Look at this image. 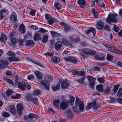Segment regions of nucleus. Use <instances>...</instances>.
Returning <instances> with one entry per match:
<instances>
[{"label":"nucleus","instance_id":"6ab92c4d","mask_svg":"<svg viewBox=\"0 0 122 122\" xmlns=\"http://www.w3.org/2000/svg\"><path fill=\"white\" fill-rule=\"evenodd\" d=\"M68 105L65 102H62L60 105V107L62 110L65 109L67 107Z\"/></svg>","mask_w":122,"mask_h":122},{"label":"nucleus","instance_id":"a18cd8bd","mask_svg":"<svg viewBox=\"0 0 122 122\" xmlns=\"http://www.w3.org/2000/svg\"><path fill=\"white\" fill-rule=\"evenodd\" d=\"M10 115L9 113L7 112H4L3 114V117H9Z\"/></svg>","mask_w":122,"mask_h":122},{"label":"nucleus","instance_id":"7c9ffc66","mask_svg":"<svg viewBox=\"0 0 122 122\" xmlns=\"http://www.w3.org/2000/svg\"><path fill=\"white\" fill-rule=\"evenodd\" d=\"M7 40V37L4 34H2L0 38V40L3 42Z\"/></svg>","mask_w":122,"mask_h":122},{"label":"nucleus","instance_id":"4468645a","mask_svg":"<svg viewBox=\"0 0 122 122\" xmlns=\"http://www.w3.org/2000/svg\"><path fill=\"white\" fill-rule=\"evenodd\" d=\"M8 64V62L6 61H0V68H4L7 66Z\"/></svg>","mask_w":122,"mask_h":122},{"label":"nucleus","instance_id":"dca6fc26","mask_svg":"<svg viewBox=\"0 0 122 122\" xmlns=\"http://www.w3.org/2000/svg\"><path fill=\"white\" fill-rule=\"evenodd\" d=\"M33 39L35 41L41 40V34L38 33H36L33 37Z\"/></svg>","mask_w":122,"mask_h":122},{"label":"nucleus","instance_id":"79ce46f5","mask_svg":"<svg viewBox=\"0 0 122 122\" xmlns=\"http://www.w3.org/2000/svg\"><path fill=\"white\" fill-rule=\"evenodd\" d=\"M93 30H95V29L93 27H90L89 28L88 30H87L86 33L87 34H89L90 32H92Z\"/></svg>","mask_w":122,"mask_h":122},{"label":"nucleus","instance_id":"4d7b16f0","mask_svg":"<svg viewBox=\"0 0 122 122\" xmlns=\"http://www.w3.org/2000/svg\"><path fill=\"white\" fill-rule=\"evenodd\" d=\"M67 120L66 119H63L61 117H60L58 121L59 122H64L66 121Z\"/></svg>","mask_w":122,"mask_h":122},{"label":"nucleus","instance_id":"3c124183","mask_svg":"<svg viewBox=\"0 0 122 122\" xmlns=\"http://www.w3.org/2000/svg\"><path fill=\"white\" fill-rule=\"evenodd\" d=\"M119 86L118 85H115V86L114 88L113 89L114 91V93H116L118 89L119 88Z\"/></svg>","mask_w":122,"mask_h":122},{"label":"nucleus","instance_id":"a211bd4d","mask_svg":"<svg viewBox=\"0 0 122 122\" xmlns=\"http://www.w3.org/2000/svg\"><path fill=\"white\" fill-rule=\"evenodd\" d=\"M91 104L92 107H93V109L94 110H96L97 108L98 107L99 105L98 103H96V101H95L91 102Z\"/></svg>","mask_w":122,"mask_h":122},{"label":"nucleus","instance_id":"412c9836","mask_svg":"<svg viewBox=\"0 0 122 122\" xmlns=\"http://www.w3.org/2000/svg\"><path fill=\"white\" fill-rule=\"evenodd\" d=\"M52 61L55 63H57L60 61V58L58 57H53L51 58Z\"/></svg>","mask_w":122,"mask_h":122},{"label":"nucleus","instance_id":"c756f323","mask_svg":"<svg viewBox=\"0 0 122 122\" xmlns=\"http://www.w3.org/2000/svg\"><path fill=\"white\" fill-rule=\"evenodd\" d=\"M41 41L43 43H46L48 41V36L46 35L44 36L42 39H41Z\"/></svg>","mask_w":122,"mask_h":122},{"label":"nucleus","instance_id":"4c0bfd02","mask_svg":"<svg viewBox=\"0 0 122 122\" xmlns=\"http://www.w3.org/2000/svg\"><path fill=\"white\" fill-rule=\"evenodd\" d=\"M107 60L110 61H112L113 59V56L109 54H107Z\"/></svg>","mask_w":122,"mask_h":122},{"label":"nucleus","instance_id":"c85d7f7f","mask_svg":"<svg viewBox=\"0 0 122 122\" xmlns=\"http://www.w3.org/2000/svg\"><path fill=\"white\" fill-rule=\"evenodd\" d=\"M54 5L56 8L58 10L61 9V5L58 2H56Z\"/></svg>","mask_w":122,"mask_h":122},{"label":"nucleus","instance_id":"37998d69","mask_svg":"<svg viewBox=\"0 0 122 122\" xmlns=\"http://www.w3.org/2000/svg\"><path fill=\"white\" fill-rule=\"evenodd\" d=\"M21 95L20 94H16L15 96H13L12 95L11 96V97L14 99H18L20 97Z\"/></svg>","mask_w":122,"mask_h":122},{"label":"nucleus","instance_id":"6e6552de","mask_svg":"<svg viewBox=\"0 0 122 122\" xmlns=\"http://www.w3.org/2000/svg\"><path fill=\"white\" fill-rule=\"evenodd\" d=\"M7 110L10 112L12 114L15 115L16 113V111L15 106L11 105L7 108Z\"/></svg>","mask_w":122,"mask_h":122},{"label":"nucleus","instance_id":"7ed1b4c3","mask_svg":"<svg viewBox=\"0 0 122 122\" xmlns=\"http://www.w3.org/2000/svg\"><path fill=\"white\" fill-rule=\"evenodd\" d=\"M75 104L76 106H79V108L80 111L82 112L83 111L84 108L83 102L79 99L78 97H76Z\"/></svg>","mask_w":122,"mask_h":122},{"label":"nucleus","instance_id":"603ef678","mask_svg":"<svg viewBox=\"0 0 122 122\" xmlns=\"http://www.w3.org/2000/svg\"><path fill=\"white\" fill-rule=\"evenodd\" d=\"M114 30L116 32H117L119 31V28L117 26L115 25H114Z\"/></svg>","mask_w":122,"mask_h":122},{"label":"nucleus","instance_id":"72a5a7b5","mask_svg":"<svg viewBox=\"0 0 122 122\" xmlns=\"http://www.w3.org/2000/svg\"><path fill=\"white\" fill-rule=\"evenodd\" d=\"M111 90L110 87H108L104 89L103 91L105 93L107 94L109 93Z\"/></svg>","mask_w":122,"mask_h":122},{"label":"nucleus","instance_id":"f257e3e1","mask_svg":"<svg viewBox=\"0 0 122 122\" xmlns=\"http://www.w3.org/2000/svg\"><path fill=\"white\" fill-rule=\"evenodd\" d=\"M44 80L41 81V84L42 85V88L44 90L49 91L50 89V85L49 82L53 80L52 76L49 75H47L45 76Z\"/></svg>","mask_w":122,"mask_h":122},{"label":"nucleus","instance_id":"1a4fd4ad","mask_svg":"<svg viewBox=\"0 0 122 122\" xmlns=\"http://www.w3.org/2000/svg\"><path fill=\"white\" fill-rule=\"evenodd\" d=\"M61 88L63 89H66L69 87V84L67 83V80H64L62 82L61 84Z\"/></svg>","mask_w":122,"mask_h":122},{"label":"nucleus","instance_id":"39448f33","mask_svg":"<svg viewBox=\"0 0 122 122\" xmlns=\"http://www.w3.org/2000/svg\"><path fill=\"white\" fill-rule=\"evenodd\" d=\"M105 46L111 51L119 54H122V53L120 51L117 50L115 47H111L110 46L107 45H105Z\"/></svg>","mask_w":122,"mask_h":122},{"label":"nucleus","instance_id":"5701e85b","mask_svg":"<svg viewBox=\"0 0 122 122\" xmlns=\"http://www.w3.org/2000/svg\"><path fill=\"white\" fill-rule=\"evenodd\" d=\"M6 15V11L5 10H2L0 11V19H1Z\"/></svg>","mask_w":122,"mask_h":122},{"label":"nucleus","instance_id":"9d476101","mask_svg":"<svg viewBox=\"0 0 122 122\" xmlns=\"http://www.w3.org/2000/svg\"><path fill=\"white\" fill-rule=\"evenodd\" d=\"M18 87L22 91L25 90V83L24 81L19 82Z\"/></svg>","mask_w":122,"mask_h":122},{"label":"nucleus","instance_id":"c9c22d12","mask_svg":"<svg viewBox=\"0 0 122 122\" xmlns=\"http://www.w3.org/2000/svg\"><path fill=\"white\" fill-rule=\"evenodd\" d=\"M30 101L33 102L35 104H36L37 103V98L32 97Z\"/></svg>","mask_w":122,"mask_h":122},{"label":"nucleus","instance_id":"f3484780","mask_svg":"<svg viewBox=\"0 0 122 122\" xmlns=\"http://www.w3.org/2000/svg\"><path fill=\"white\" fill-rule=\"evenodd\" d=\"M61 82V81L60 80L59 82V84H58L56 86V85H53V86L52 87V89L54 91H56L60 89V83Z\"/></svg>","mask_w":122,"mask_h":122},{"label":"nucleus","instance_id":"69168bd1","mask_svg":"<svg viewBox=\"0 0 122 122\" xmlns=\"http://www.w3.org/2000/svg\"><path fill=\"white\" fill-rule=\"evenodd\" d=\"M25 88L26 87L27 89H30V84H28L26 83H25Z\"/></svg>","mask_w":122,"mask_h":122},{"label":"nucleus","instance_id":"774afa93","mask_svg":"<svg viewBox=\"0 0 122 122\" xmlns=\"http://www.w3.org/2000/svg\"><path fill=\"white\" fill-rule=\"evenodd\" d=\"M89 34L92 36H94L96 34L95 30H93L92 32H90Z\"/></svg>","mask_w":122,"mask_h":122},{"label":"nucleus","instance_id":"6e6d98bb","mask_svg":"<svg viewBox=\"0 0 122 122\" xmlns=\"http://www.w3.org/2000/svg\"><path fill=\"white\" fill-rule=\"evenodd\" d=\"M97 80L100 83L104 82L105 81L104 78H98Z\"/></svg>","mask_w":122,"mask_h":122},{"label":"nucleus","instance_id":"338daca9","mask_svg":"<svg viewBox=\"0 0 122 122\" xmlns=\"http://www.w3.org/2000/svg\"><path fill=\"white\" fill-rule=\"evenodd\" d=\"M63 44L66 46H68V41L66 40H64L62 41Z\"/></svg>","mask_w":122,"mask_h":122},{"label":"nucleus","instance_id":"a878e982","mask_svg":"<svg viewBox=\"0 0 122 122\" xmlns=\"http://www.w3.org/2000/svg\"><path fill=\"white\" fill-rule=\"evenodd\" d=\"M35 74L37 79L40 80L42 79V76L40 72L36 71L35 72Z\"/></svg>","mask_w":122,"mask_h":122},{"label":"nucleus","instance_id":"cd10ccee","mask_svg":"<svg viewBox=\"0 0 122 122\" xmlns=\"http://www.w3.org/2000/svg\"><path fill=\"white\" fill-rule=\"evenodd\" d=\"M92 11L93 13L94 17L95 18L97 17L98 16V14L97 10L94 8H93L92 9Z\"/></svg>","mask_w":122,"mask_h":122},{"label":"nucleus","instance_id":"de8ad7c7","mask_svg":"<svg viewBox=\"0 0 122 122\" xmlns=\"http://www.w3.org/2000/svg\"><path fill=\"white\" fill-rule=\"evenodd\" d=\"M77 2L78 4H83V5H85L86 4L85 0H78Z\"/></svg>","mask_w":122,"mask_h":122},{"label":"nucleus","instance_id":"aec40b11","mask_svg":"<svg viewBox=\"0 0 122 122\" xmlns=\"http://www.w3.org/2000/svg\"><path fill=\"white\" fill-rule=\"evenodd\" d=\"M70 100H68L66 102L68 104L72 105L74 103L75 98L74 97L71 96H70Z\"/></svg>","mask_w":122,"mask_h":122},{"label":"nucleus","instance_id":"b1692460","mask_svg":"<svg viewBox=\"0 0 122 122\" xmlns=\"http://www.w3.org/2000/svg\"><path fill=\"white\" fill-rule=\"evenodd\" d=\"M65 113L69 118L71 117L73 115V114L70 110H67L65 112Z\"/></svg>","mask_w":122,"mask_h":122},{"label":"nucleus","instance_id":"58836bf2","mask_svg":"<svg viewBox=\"0 0 122 122\" xmlns=\"http://www.w3.org/2000/svg\"><path fill=\"white\" fill-rule=\"evenodd\" d=\"M122 95V88H120L118 92L117 93V95L119 97H120Z\"/></svg>","mask_w":122,"mask_h":122},{"label":"nucleus","instance_id":"4be33fe9","mask_svg":"<svg viewBox=\"0 0 122 122\" xmlns=\"http://www.w3.org/2000/svg\"><path fill=\"white\" fill-rule=\"evenodd\" d=\"M62 45V43L60 41L57 42L55 44V48L57 50H59L61 46Z\"/></svg>","mask_w":122,"mask_h":122},{"label":"nucleus","instance_id":"e433bc0d","mask_svg":"<svg viewBox=\"0 0 122 122\" xmlns=\"http://www.w3.org/2000/svg\"><path fill=\"white\" fill-rule=\"evenodd\" d=\"M75 73L77 74L78 75L82 76L84 75L85 74V72L83 71H75Z\"/></svg>","mask_w":122,"mask_h":122},{"label":"nucleus","instance_id":"9b49d317","mask_svg":"<svg viewBox=\"0 0 122 122\" xmlns=\"http://www.w3.org/2000/svg\"><path fill=\"white\" fill-rule=\"evenodd\" d=\"M104 26V23L102 21H99L97 23V28L98 30H102Z\"/></svg>","mask_w":122,"mask_h":122},{"label":"nucleus","instance_id":"bf43d9fd","mask_svg":"<svg viewBox=\"0 0 122 122\" xmlns=\"http://www.w3.org/2000/svg\"><path fill=\"white\" fill-rule=\"evenodd\" d=\"M34 76L32 75H29L28 77V79L29 80H32L34 78Z\"/></svg>","mask_w":122,"mask_h":122},{"label":"nucleus","instance_id":"5fc2aeb1","mask_svg":"<svg viewBox=\"0 0 122 122\" xmlns=\"http://www.w3.org/2000/svg\"><path fill=\"white\" fill-rule=\"evenodd\" d=\"M40 90H35L33 93V94L35 95H37L40 93Z\"/></svg>","mask_w":122,"mask_h":122},{"label":"nucleus","instance_id":"ea45409f","mask_svg":"<svg viewBox=\"0 0 122 122\" xmlns=\"http://www.w3.org/2000/svg\"><path fill=\"white\" fill-rule=\"evenodd\" d=\"M60 101L59 99L55 100L53 101V103L55 105L58 106L60 104Z\"/></svg>","mask_w":122,"mask_h":122},{"label":"nucleus","instance_id":"052dcab7","mask_svg":"<svg viewBox=\"0 0 122 122\" xmlns=\"http://www.w3.org/2000/svg\"><path fill=\"white\" fill-rule=\"evenodd\" d=\"M92 107L91 103H89L86 107V109L87 110L90 109Z\"/></svg>","mask_w":122,"mask_h":122},{"label":"nucleus","instance_id":"864d4df0","mask_svg":"<svg viewBox=\"0 0 122 122\" xmlns=\"http://www.w3.org/2000/svg\"><path fill=\"white\" fill-rule=\"evenodd\" d=\"M11 41L12 44H15L17 42L16 39L14 38H12L11 39Z\"/></svg>","mask_w":122,"mask_h":122},{"label":"nucleus","instance_id":"13d9d810","mask_svg":"<svg viewBox=\"0 0 122 122\" xmlns=\"http://www.w3.org/2000/svg\"><path fill=\"white\" fill-rule=\"evenodd\" d=\"M95 57L96 59L99 60H102L104 59V57H100L99 56L97 55L95 56Z\"/></svg>","mask_w":122,"mask_h":122},{"label":"nucleus","instance_id":"f704fd0d","mask_svg":"<svg viewBox=\"0 0 122 122\" xmlns=\"http://www.w3.org/2000/svg\"><path fill=\"white\" fill-rule=\"evenodd\" d=\"M96 89L97 90L100 92H102L103 91L102 86L101 85L97 86Z\"/></svg>","mask_w":122,"mask_h":122},{"label":"nucleus","instance_id":"f03ea898","mask_svg":"<svg viewBox=\"0 0 122 122\" xmlns=\"http://www.w3.org/2000/svg\"><path fill=\"white\" fill-rule=\"evenodd\" d=\"M117 15L115 13L113 14H109L106 19V21L108 23L111 22L115 23L117 21L118 19L117 18Z\"/></svg>","mask_w":122,"mask_h":122},{"label":"nucleus","instance_id":"680f3d73","mask_svg":"<svg viewBox=\"0 0 122 122\" xmlns=\"http://www.w3.org/2000/svg\"><path fill=\"white\" fill-rule=\"evenodd\" d=\"M12 92V90H8L6 92V94L8 96H9L10 95V94Z\"/></svg>","mask_w":122,"mask_h":122},{"label":"nucleus","instance_id":"09e8293b","mask_svg":"<svg viewBox=\"0 0 122 122\" xmlns=\"http://www.w3.org/2000/svg\"><path fill=\"white\" fill-rule=\"evenodd\" d=\"M46 30L43 28H40L37 31L38 32H41L44 33L46 32Z\"/></svg>","mask_w":122,"mask_h":122},{"label":"nucleus","instance_id":"0eeeda50","mask_svg":"<svg viewBox=\"0 0 122 122\" xmlns=\"http://www.w3.org/2000/svg\"><path fill=\"white\" fill-rule=\"evenodd\" d=\"M37 115L33 113H30L28 115H25L24 116V118L27 120H29L30 119L31 120L34 117L37 118Z\"/></svg>","mask_w":122,"mask_h":122},{"label":"nucleus","instance_id":"473e14b6","mask_svg":"<svg viewBox=\"0 0 122 122\" xmlns=\"http://www.w3.org/2000/svg\"><path fill=\"white\" fill-rule=\"evenodd\" d=\"M87 79L91 83L94 82V79L93 78L92 76H87Z\"/></svg>","mask_w":122,"mask_h":122},{"label":"nucleus","instance_id":"ddd939ff","mask_svg":"<svg viewBox=\"0 0 122 122\" xmlns=\"http://www.w3.org/2000/svg\"><path fill=\"white\" fill-rule=\"evenodd\" d=\"M64 60L66 61H72L74 63H75L77 61L76 60L74 59L73 57L71 56H69L66 57H64Z\"/></svg>","mask_w":122,"mask_h":122},{"label":"nucleus","instance_id":"49530a36","mask_svg":"<svg viewBox=\"0 0 122 122\" xmlns=\"http://www.w3.org/2000/svg\"><path fill=\"white\" fill-rule=\"evenodd\" d=\"M98 5L99 6L102 7L103 8H104L105 6V4L102 1L100 2H98Z\"/></svg>","mask_w":122,"mask_h":122},{"label":"nucleus","instance_id":"bb28decb","mask_svg":"<svg viewBox=\"0 0 122 122\" xmlns=\"http://www.w3.org/2000/svg\"><path fill=\"white\" fill-rule=\"evenodd\" d=\"M20 30L21 32H22V33L24 34L25 32V26L23 24H21L20 26Z\"/></svg>","mask_w":122,"mask_h":122},{"label":"nucleus","instance_id":"2f4dec72","mask_svg":"<svg viewBox=\"0 0 122 122\" xmlns=\"http://www.w3.org/2000/svg\"><path fill=\"white\" fill-rule=\"evenodd\" d=\"M52 36L54 37H59L60 36V34L56 32H55L52 31L50 32Z\"/></svg>","mask_w":122,"mask_h":122},{"label":"nucleus","instance_id":"c03bdc74","mask_svg":"<svg viewBox=\"0 0 122 122\" xmlns=\"http://www.w3.org/2000/svg\"><path fill=\"white\" fill-rule=\"evenodd\" d=\"M32 97L30 94H28L26 96V99L28 101H30Z\"/></svg>","mask_w":122,"mask_h":122},{"label":"nucleus","instance_id":"f8f14e48","mask_svg":"<svg viewBox=\"0 0 122 122\" xmlns=\"http://www.w3.org/2000/svg\"><path fill=\"white\" fill-rule=\"evenodd\" d=\"M17 112L20 115L22 113V111L23 109V106L21 104H18L17 105Z\"/></svg>","mask_w":122,"mask_h":122},{"label":"nucleus","instance_id":"8fccbe9b","mask_svg":"<svg viewBox=\"0 0 122 122\" xmlns=\"http://www.w3.org/2000/svg\"><path fill=\"white\" fill-rule=\"evenodd\" d=\"M85 77H84L82 78L81 79H79L77 81L78 82L81 83L83 84L84 83V81L85 80Z\"/></svg>","mask_w":122,"mask_h":122},{"label":"nucleus","instance_id":"0e129e2a","mask_svg":"<svg viewBox=\"0 0 122 122\" xmlns=\"http://www.w3.org/2000/svg\"><path fill=\"white\" fill-rule=\"evenodd\" d=\"M36 11V10H32L30 13V14L32 16L35 15Z\"/></svg>","mask_w":122,"mask_h":122},{"label":"nucleus","instance_id":"a19ab883","mask_svg":"<svg viewBox=\"0 0 122 122\" xmlns=\"http://www.w3.org/2000/svg\"><path fill=\"white\" fill-rule=\"evenodd\" d=\"M7 54L9 56H14L15 54L13 51H9L7 52Z\"/></svg>","mask_w":122,"mask_h":122},{"label":"nucleus","instance_id":"e2e57ef3","mask_svg":"<svg viewBox=\"0 0 122 122\" xmlns=\"http://www.w3.org/2000/svg\"><path fill=\"white\" fill-rule=\"evenodd\" d=\"M6 81L7 82L10 83L11 85L13 84L14 83L13 81L10 79H6Z\"/></svg>","mask_w":122,"mask_h":122},{"label":"nucleus","instance_id":"393cba45","mask_svg":"<svg viewBox=\"0 0 122 122\" xmlns=\"http://www.w3.org/2000/svg\"><path fill=\"white\" fill-rule=\"evenodd\" d=\"M12 14L10 16V19L11 20L15 21L16 20V14L14 12H13Z\"/></svg>","mask_w":122,"mask_h":122},{"label":"nucleus","instance_id":"423d86ee","mask_svg":"<svg viewBox=\"0 0 122 122\" xmlns=\"http://www.w3.org/2000/svg\"><path fill=\"white\" fill-rule=\"evenodd\" d=\"M45 17L46 20H47V22L49 24L52 25L54 22V20L52 18L51 15L49 14H46L45 15Z\"/></svg>","mask_w":122,"mask_h":122},{"label":"nucleus","instance_id":"2eb2a0df","mask_svg":"<svg viewBox=\"0 0 122 122\" xmlns=\"http://www.w3.org/2000/svg\"><path fill=\"white\" fill-rule=\"evenodd\" d=\"M35 45V43L32 40H27L25 43V45L29 46H33Z\"/></svg>","mask_w":122,"mask_h":122},{"label":"nucleus","instance_id":"20e7f679","mask_svg":"<svg viewBox=\"0 0 122 122\" xmlns=\"http://www.w3.org/2000/svg\"><path fill=\"white\" fill-rule=\"evenodd\" d=\"M82 51V52L84 54L87 55H95L96 53V51L87 48H85L83 49Z\"/></svg>","mask_w":122,"mask_h":122}]
</instances>
